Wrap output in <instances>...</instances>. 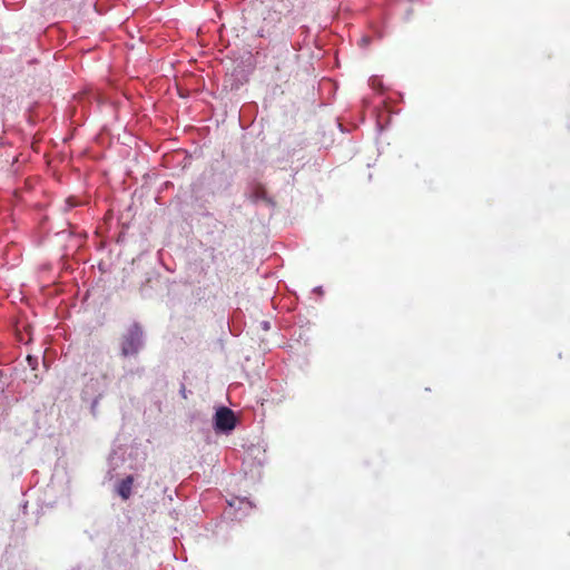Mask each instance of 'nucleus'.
<instances>
[{
  "label": "nucleus",
  "instance_id": "7",
  "mask_svg": "<svg viewBox=\"0 0 570 570\" xmlns=\"http://www.w3.org/2000/svg\"><path fill=\"white\" fill-rule=\"evenodd\" d=\"M367 41H368V39H367V38H364V39H363V43H366Z\"/></svg>",
  "mask_w": 570,
  "mask_h": 570
},
{
  "label": "nucleus",
  "instance_id": "1",
  "mask_svg": "<svg viewBox=\"0 0 570 570\" xmlns=\"http://www.w3.org/2000/svg\"><path fill=\"white\" fill-rule=\"evenodd\" d=\"M144 343L142 327L138 323L131 324L120 338L121 356H136L144 347Z\"/></svg>",
  "mask_w": 570,
  "mask_h": 570
},
{
  "label": "nucleus",
  "instance_id": "6",
  "mask_svg": "<svg viewBox=\"0 0 570 570\" xmlns=\"http://www.w3.org/2000/svg\"><path fill=\"white\" fill-rule=\"evenodd\" d=\"M264 328L267 330L268 328V324L265 322L264 323Z\"/></svg>",
  "mask_w": 570,
  "mask_h": 570
},
{
  "label": "nucleus",
  "instance_id": "2",
  "mask_svg": "<svg viewBox=\"0 0 570 570\" xmlns=\"http://www.w3.org/2000/svg\"><path fill=\"white\" fill-rule=\"evenodd\" d=\"M214 426L217 431L229 433L236 426V417L234 412L226 407H219L214 416Z\"/></svg>",
  "mask_w": 570,
  "mask_h": 570
},
{
  "label": "nucleus",
  "instance_id": "4",
  "mask_svg": "<svg viewBox=\"0 0 570 570\" xmlns=\"http://www.w3.org/2000/svg\"><path fill=\"white\" fill-rule=\"evenodd\" d=\"M27 361H28L29 365L35 368V364L37 363V360L29 355L27 357Z\"/></svg>",
  "mask_w": 570,
  "mask_h": 570
},
{
  "label": "nucleus",
  "instance_id": "3",
  "mask_svg": "<svg viewBox=\"0 0 570 570\" xmlns=\"http://www.w3.org/2000/svg\"><path fill=\"white\" fill-rule=\"evenodd\" d=\"M132 483H134V476H132V475H128L127 478H125V479L119 483V487H118V493H119V495H120L124 500H127V499L131 495V487H132Z\"/></svg>",
  "mask_w": 570,
  "mask_h": 570
},
{
  "label": "nucleus",
  "instance_id": "5",
  "mask_svg": "<svg viewBox=\"0 0 570 570\" xmlns=\"http://www.w3.org/2000/svg\"><path fill=\"white\" fill-rule=\"evenodd\" d=\"M180 395L184 397V399H187V391H186V387L183 385L181 389H180Z\"/></svg>",
  "mask_w": 570,
  "mask_h": 570
}]
</instances>
